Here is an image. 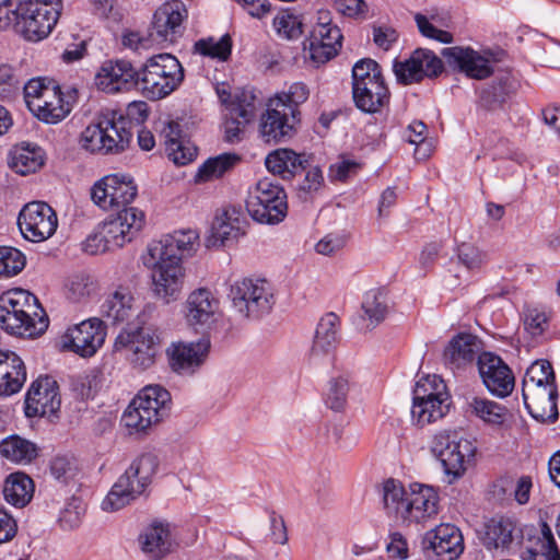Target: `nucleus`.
<instances>
[{
  "label": "nucleus",
  "instance_id": "nucleus-8",
  "mask_svg": "<svg viewBox=\"0 0 560 560\" xmlns=\"http://www.w3.org/2000/svg\"><path fill=\"white\" fill-rule=\"evenodd\" d=\"M229 296L240 316L256 320L268 315L276 304L275 290L262 278H243L231 284Z\"/></svg>",
  "mask_w": 560,
  "mask_h": 560
},
{
  "label": "nucleus",
  "instance_id": "nucleus-43",
  "mask_svg": "<svg viewBox=\"0 0 560 560\" xmlns=\"http://www.w3.org/2000/svg\"><path fill=\"white\" fill-rule=\"evenodd\" d=\"M241 156L236 153H222L207 159L198 168L195 175L196 183H206L221 178L230 172L238 162Z\"/></svg>",
  "mask_w": 560,
  "mask_h": 560
},
{
  "label": "nucleus",
  "instance_id": "nucleus-62",
  "mask_svg": "<svg viewBox=\"0 0 560 560\" xmlns=\"http://www.w3.org/2000/svg\"><path fill=\"white\" fill-rule=\"evenodd\" d=\"M505 84L501 81L481 92L480 101L485 108L492 110L505 102Z\"/></svg>",
  "mask_w": 560,
  "mask_h": 560
},
{
  "label": "nucleus",
  "instance_id": "nucleus-35",
  "mask_svg": "<svg viewBox=\"0 0 560 560\" xmlns=\"http://www.w3.org/2000/svg\"><path fill=\"white\" fill-rule=\"evenodd\" d=\"M220 302L207 288L192 291L186 302L187 320L192 326H207L215 320Z\"/></svg>",
  "mask_w": 560,
  "mask_h": 560
},
{
  "label": "nucleus",
  "instance_id": "nucleus-51",
  "mask_svg": "<svg viewBox=\"0 0 560 560\" xmlns=\"http://www.w3.org/2000/svg\"><path fill=\"white\" fill-rule=\"evenodd\" d=\"M25 256L18 248L0 246V278H10L23 270Z\"/></svg>",
  "mask_w": 560,
  "mask_h": 560
},
{
  "label": "nucleus",
  "instance_id": "nucleus-39",
  "mask_svg": "<svg viewBox=\"0 0 560 560\" xmlns=\"http://www.w3.org/2000/svg\"><path fill=\"white\" fill-rule=\"evenodd\" d=\"M466 412L493 427H502L509 417L503 405L477 396L467 401Z\"/></svg>",
  "mask_w": 560,
  "mask_h": 560
},
{
  "label": "nucleus",
  "instance_id": "nucleus-44",
  "mask_svg": "<svg viewBox=\"0 0 560 560\" xmlns=\"http://www.w3.org/2000/svg\"><path fill=\"white\" fill-rule=\"evenodd\" d=\"M34 493L33 480L23 472L11 474L4 481L3 495L15 506L26 505Z\"/></svg>",
  "mask_w": 560,
  "mask_h": 560
},
{
  "label": "nucleus",
  "instance_id": "nucleus-26",
  "mask_svg": "<svg viewBox=\"0 0 560 560\" xmlns=\"http://www.w3.org/2000/svg\"><path fill=\"white\" fill-rule=\"evenodd\" d=\"M102 314L113 324L126 323V327L143 324L140 320L141 310L135 298L126 287H117L108 293L102 304Z\"/></svg>",
  "mask_w": 560,
  "mask_h": 560
},
{
  "label": "nucleus",
  "instance_id": "nucleus-1",
  "mask_svg": "<svg viewBox=\"0 0 560 560\" xmlns=\"http://www.w3.org/2000/svg\"><path fill=\"white\" fill-rule=\"evenodd\" d=\"M199 235L196 231H175L148 246L144 265L153 269V290L165 303L177 300L184 283L182 260L195 252Z\"/></svg>",
  "mask_w": 560,
  "mask_h": 560
},
{
  "label": "nucleus",
  "instance_id": "nucleus-53",
  "mask_svg": "<svg viewBox=\"0 0 560 560\" xmlns=\"http://www.w3.org/2000/svg\"><path fill=\"white\" fill-rule=\"evenodd\" d=\"M384 79L381 66L371 58H364L352 67V84H363Z\"/></svg>",
  "mask_w": 560,
  "mask_h": 560
},
{
  "label": "nucleus",
  "instance_id": "nucleus-46",
  "mask_svg": "<svg viewBox=\"0 0 560 560\" xmlns=\"http://www.w3.org/2000/svg\"><path fill=\"white\" fill-rule=\"evenodd\" d=\"M551 386L556 385V376L552 365L547 360L534 362L526 371L523 378V389L527 393L537 390V388L546 389L549 393Z\"/></svg>",
  "mask_w": 560,
  "mask_h": 560
},
{
  "label": "nucleus",
  "instance_id": "nucleus-7",
  "mask_svg": "<svg viewBox=\"0 0 560 560\" xmlns=\"http://www.w3.org/2000/svg\"><path fill=\"white\" fill-rule=\"evenodd\" d=\"M172 398L170 392L161 385L145 386L131 400L122 415L128 429L144 432L168 416Z\"/></svg>",
  "mask_w": 560,
  "mask_h": 560
},
{
  "label": "nucleus",
  "instance_id": "nucleus-12",
  "mask_svg": "<svg viewBox=\"0 0 560 560\" xmlns=\"http://www.w3.org/2000/svg\"><path fill=\"white\" fill-rule=\"evenodd\" d=\"M137 194V185L130 176L124 174L104 176L91 189L92 200L104 210L129 208Z\"/></svg>",
  "mask_w": 560,
  "mask_h": 560
},
{
  "label": "nucleus",
  "instance_id": "nucleus-58",
  "mask_svg": "<svg viewBox=\"0 0 560 560\" xmlns=\"http://www.w3.org/2000/svg\"><path fill=\"white\" fill-rule=\"evenodd\" d=\"M273 26L277 33L287 39L299 38L303 33L301 20L296 15L285 12L273 19Z\"/></svg>",
  "mask_w": 560,
  "mask_h": 560
},
{
  "label": "nucleus",
  "instance_id": "nucleus-55",
  "mask_svg": "<svg viewBox=\"0 0 560 560\" xmlns=\"http://www.w3.org/2000/svg\"><path fill=\"white\" fill-rule=\"evenodd\" d=\"M22 88V81L12 66L0 65V98L12 100Z\"/></svg>",
  "mask_w": 560,
  "mask_h": 560
},
{
  "label": "nucleus",
  "instance_id": "nucleus-41",
  "mask_svg": "<svg viewBox=\"0 0 560 560\" xmlns=\"http://www.w3.org/2000/svg\"><path fill=\"white\" fill-rule=\"evenodd\" d=\"M3 458L16 464H30L38 455L36 444L19 435H10L0 442Z\"/></svg>",
  "mask_w": 560,
  "mask_h": 560
},
{
  "label": "nucleus",
  "instance_id": "nucleus-5",
  "mask_svg": "<svg viewBox=\"0 0 560 560\" xmlns=\"http://www.w3.org/2000/svg\"><path fill=\"white\" fill-rule=\"evenodd\" d=\"M14 32L27 42L38 43L49 36L62 10L61 0H13Z\"/></svg>",
  "mask_w": 560,
  "mask_h": 560
},
{
  "label": "nucleus",
  "instance_id": "nucleus-15",
  "mask_svg": "<svg viewBox=\"0 0 560 560\" xmlns=\"http://www.w3.org/2000/svg\"><path fill=\"white\" fill-rule=\"evenodd\" d=\"M136 324L125 327L117 336L116 348H129L132 350L131 362L140 369H148L155 362L159 350V337L150 328Z\"/></svg>",
  "mask_w": 560,
  "mask_h": 560
},
{
  "label": "nucleus",
  "instance_id": "nucleus-36",
  "mask_svg": "<svg viewBox=\"0 0 560 560\" xmlns=\"http://www.w3.org/2000/svg\"><path fill=\"white\" fill-rule=\"evenodd\" d=\"M524 405L528 413L540 422L553 423L558 419V388L551 386L549 393L546 389L537 388V390L522 389Z\"/></svg>",
  "mask_w": 560,
  "mask_h": 560
},
{
  "label": "nucleus",
  "instance_id": "nucleus-27",
  "mask_svg": "<svg viewBox=\"0 0 560 560\" xmlns=\"http://www.w3.org/2000/svg\"><path fill=\"white\" fill-rule=\"evenodd\" d=\"M210 350V340L201 338L197 342L174 343L167 349L171 369L182 375L192 374L206 360Z\"/></svg>",
  "mask_w": 560,
  "mask_h": 560
},
{
  "label": "nucleus",
  "instance_id": "nucleus-50",
  "mask_svg": "<svg viewBox=\"0 0 560 560\" xmlns=\"http://www.w3.org/2000/svg\"><path fill=\"white\" fill-rule=\"evenodd\" d=\"M349 392V380L346 376L332 377L328 382L327 392L325 394V404L335 411L343 410L347 404Z\"/></svg>",
  "mask_w": 560,
  "mask_h": 560
},
{
  "label": "nucleus",
  "instance_id": "nucleus-23",
  "mask_svg": "<svg viewBox=\"0 0 560 560\" xmlns=\"http://www.w3.org/2000/svg\"><path fill=\"white\" fill-rule=\"evenodd\" d=\"M138 70L126 59L106 60L95 75L98 90L115 94L138 88Z\"/></svg>",
  "mask_w": 560,
  "mask_h": 560
},
{
  "label": "nucleus",
  "instance_id": "nucleus-4",
  "mask_svg": "<svg viewBox=\"0 0 560 560\" xmlns=\"http://www.w3.org/2000/svg\"><path fill=\"white\" fill-rule=\"evenodd\" d=\"M158 467L159 458L155 454L140 455L113 485L102 502V509L114 512L130 504L145 491Z\"/></svg>",
  "mask_w": 560,
  "mask_h": 560
},
{
  "label": "nucleus",
  "instance_id": "nucleus-19",
  "mask_svg": "<svg viewBox=\"0 0 560 560\" xmlns=\"http://www.w3.org/2000/svg\"><path fill=\"white\" fill-rule=\"evenodd\" d=\"M25 415L33 417H57L61 406L59 386L50 376H39L25 395Z\"/></svg>",
  "mask_w": 560,
  "mask_h": 560
},
{
  "label": "nucleus",
  "instance_id": "nucleus-40",
  "mask_svg": "<svg viewBox=\"0 0 560 560\" xmlns=\"http://www.w3.org/2000/svg\"><path fill=\"white\" fill-rule=\"evenodd\" d=\"M43 165L44 152L36 144L22 142L11 151V167L21 175L35 173Z\"/></svg>",
  "mask_w": 560,
  "mask_h": 560
},
{
  "label": "nucleus",
  "instance_id": "nucleus-20",
  "mask_svg": "<svg viewBox=\"0 0 560 560\" xmlns=\"http://www.w3.org/2000/svg\"><path fill=\"white\" fill-rule=\"evenodd\" d=\"M477 365L483 385L493 396L504 398L512 393L514 374L501 357L493 352H481Z\"/></svg>",
  "mask_w": 560,
  "mask_h": 560
},
{
  "label": "nucleus",
  "instance_id": "nucleus-34",
  "mask_svg": "<svg viewBox=\"0 0 560 560\" xmlns=\"http://www.w3.org/2000/svg\"><path fill=\"white\" fill-rule=\"evenodd\" d=\"M381 492L386 515L407 526L410 487L406 489L402 482L389 478L383 482Z\"/></svg>",
  "mask_w": 560,
  "mask_h": 560
},
{
  "label": "nucleus",
  "instance_id": "nucleus-6",
  "mask_svg": "<svg viewBox=\"0 0 560 560\" xmlns=\"http://www.w3.org/2000/svg\"><path fill=\"white\" fill-rule=\"evenodd\" d=\"M138 89L149 100H161L174 92L184 81V68L171 54L150 57L138 70Z\"/></svg>",
  "mask_w": 560,
  "mask_h": 560
},
{
  "label": "nucleus",
  "instance_id": "nucleus-31",
  "mask_svg": "<svg viewBox=\"0 0 560 560\" xmlns=\"http://www.w3.org/2000/svg\"><path fill=\"white\" fill-rule=\"evenodd\" d=\"M26 382V366L14 351L0 348V397L19 393Z\"/></svg>",
  "mask_w": 560,
  "mask_h": 560
},
{
  "label": "nucleus",
  "instance_id": "nucleus-61",
  "mask_svg": "<svg viewBox=\"0 0 560 560\" xmlns=\"http://www.w3.org/2000/svg\"><path fill=\"white\" fill-rule=\"evenodd\" d=\"M548 322L549 318L544 311L530 308L525 315L524 326L528 334L538 337L548 328Z\"/></svg>",
  "mask_w": 560,
  "mask_h": 560
},
{
  "label": "nucleus",
  "instance_id": "nucleus-24",
  "mask_svg": "<svg viewBox=\"0 0 560 560\" xmlns=\"http://www.w3.org/2000/svg\"><path fill=\"white\" fill-rule=\"evenodd\" d=\"M77 96V90L72 89L65 98L61 88L56 84L47 90L40 98L28 102V108L35 116L46 124H58L71 112V102Z\"/></svg>",
  "mask_w": 560,
  "mask_h": 560
},
{
  "label": "nucleus",
  "instance_id": "nucleus-33",
  "mask_svg": "<svg viewBox=\"0 0 560 560\" xmlns=\"http://www.w3.org/2000/svg\"><path fill=\"white\" fill-rule=\"evenodd\" d=\"M141 550L152 560H161L175 548L171 525L153 522L139 536Z\"/></svg>",
  "mask_w": 560,
  "mask_h": 560
},
{
  "label": "nucleus",
  "instance_id": "nucleus-49",
  "mask_svg": "<svg viewBox=\"0 0 560 560\" xmlns=\"http://www.w3.org/2000/svg\"><path fill=\"white\" fill-rule=\"evenodd\" d=\"M256 95L253 89L243 88L233 95V101L229 105V112L240 116L243 122H250L256 112Z\"/></svg>",
  "mask_w": 560,
  "mask_h": 560
},
{
  "label": "nucleus",
  "instance_id": "nucleus-25",
  "mask_svg": "<svg viewBox=\"0 0 560 560\" xmlns=\"http://www.w3.org/2000/svg\"><path fill=\"white\" fill-rule=\"evenodd\" d=\"M445 62L468 78L483 80L493 73L490 61L470 47H445L441 50Z\"/></svg>",
  "mask_w": 560,
  "mask_h": 560
},
{
  "label": "nucleus",
  "instance_id": "nucleus-9",
  "mask_svg": "<svg viewBox=\"0 0 560 560\" xmlns=\"http://www.w3.org/2000/svg\"><path fill=\"white\" fill-rule=\"evenodd\" d=\"M248 214L259 223L277 224L288 213L287 194L281 185L265 177L249 189L246 201Z\"/></svg>",
  "mask_w": 560,
  "mask_h": 560
},
{
  "label": "nucleus",
  "instance_id": "nucleus-11",
  "mask_svg": "<svg viewBox=\"0 0 560 560\" xmlns=\"http://www.w3.org/2000/svg\"><path fill=\"white\" fill-rule=\"evenodd\" d=\"M294 110L285 107L281 100H269L259 121V136L264 142L278 144L291 140L300 124Z\"/></svg>",
  "mask_w": 560,
  "mask_h": 560
},
{
  "label": "nucleus",
  "instance_id": "nucleus-47",
  "mask_svg": "<svg viewBox=\"0 0 560 560\" xmlns=\"http://www.w3.org/2000/svg\"><path fill=\"white\" fill-rule=\"evenodd\" d=\"M362 310L370 320L372 328L382 323L388 314V298L381 289H372L364 295Z\"/></svg>",
  "mask_w": 560,
  "mask_h": 560
},
{
  "label": "nucleus",
  "instance_id": "nucleus-3",
  "mask_svg": "<svg viewBox=\"0 0 560 560\" xmlns=\"http://www.w3.org/2000/svg\"><path fill=\"white\" fill-rule=\"evenodd\" d=\"M132 121L117 112H107L90 124L80 136L81 147L98 154H120L132 140Z\"/></svg>",
  "mask_w": 560,
  "mask_h": 560
},
{
  "label": "nucleus",
  "instance_id": "nucleus-30",
  "mask_svg": "<svg viewBox=\"0 0 560 560\" xmlns=\"http://www.w3.org/2000/svg\"><path fill=\"white\" fill-rule=\"evenodd\" d=\"M520 538L522 529L512 517L494 516L485 523L482 542L488 550L509 549Z\"/></svg>",
  "mask_w": 560,
  "mask_h": 560
},
{
  "label": "nucleus",
  "instance_id": "nucleus-60",
  "mask_svg": "<svg viewBox=\"0 0 560 560\" xmlns=\"http://www.w3.org/2000/svg\"><path fill=\"white\" fill-rule=\"evenodd\" d=\"M445 385L442 381L436 382L435 377L431 381L429 377L417 382L413 389V402H421L430 399L432 396L444 394Z\"/></svg>",
  "mask_w": 560,
  "mask_h": 560
},
{
  "label": "nucleus",
  "instance_id": "nucleus-2",
  "mask_svg": "<svg viewBox=\"0 0 560 560\" xmlns=\"http://www.w3.org/2000/svg\"><path fill=\"white\" fill-rule=\"evenodd\" d=\"M48 317L37 298L23 289H12L0 295V326L7 332L34 338L48 327Z\"/></svg>",
  "mask_w": 560,
  "mask_h": 560
},
{
  "label": "nucleus",
  "instance_id": "nucleus-28",
  "mask_svg": "<svg viewBox=\"0 0 560 560\" xmlns=\"http://www.w3.org/2000/svg\"><path fill=\"white\" fill-rule=\"evenodd\" d=\"M438 491L427 485L410 483V502L408 510V524H422L434 517L439 512Z\"/></svg>",
  "mask_w": 560,
  "mask_h": 560
},
{
  "label": "nucleus",
  "instance_id": "nucleus-45",
  "mask_svg": "<svg viewBox=\"0 0 560 560\" xmlns=\"http://www.w3.org/2000/svg\"><path fill=\"white\" fill-rule=\"evenodd\" d=\"M450 408L448 395L446 393L432 396L430 399L412 404L411 416L418 424L424 425L443 418Z\"/></svg>",
  "mask_w": 560,
  "mask_h": 560
},
{
  "label": "nucleus",
  "instance_id": "nucleus-14",
  "mask_svg": "<svg viewBox=\"0 0 560 560\" xmlns=\"http://www.w3.org/2000/svg\"><path fill=\"white\" fill-rule=\"evenodd\" d=\"M18 225L25 240L39 243L54 235L58 226V219L48 203L33 201L25 205L20 211Z\"/></svg>",
  "mask_w": 560,
  "mask_h": 560
},
{
  "label": "nucleus",
  "instance_id": "nucleus-21",
  "mask_svg": "<svg viewBox=\"0 0 560 560\" xmlns=\"http://www.w3.org/2000/svg\"><path fill=\"white\" fill-rule=\"evenodd\" d=\"M106 337V326L96 317L89 318L69 328L63 337V347L88 358L96 353Z\"/></svg>",
  "mask_w": 560,
  "mask_h": 560
},
{
  "label": "nucleus",
  "instance_id": "nucleus-42",
  "mask_svg": "<svg viewBox=\"0 0 560 560\" xmlns=\"http://www.w3.org/2000/svg\"><path fill=\"white\" fill-rule=\"evenodd\" d=\"M241 213L235 208L226 209L222 217L215 218L211 228V236L222 245L230 241L237 240L244 234Z\"/></svg>",
  "mask_w": 560,
  "mask_h": 560
},
{
  "label": "nucleus",
  "instance_id": "nucleus-52",
  "mask_svg": "<svg viewBox=\"0 0 560 560\" xmlns=\"http://www.w3.org/2000/svg\"><path fill=\"white\" fill-rule=\"evenodd\" d=\"M68 298L74 302H80L96 293L97 282L88 273H77L72 276L67 284Z\"/></svg>",
  "mask_w": 560,
  "mask_h": 560
},
{
  "label": "nucleus",
  "instance_id": "nucleus-18",
  "mask_svg": "<svg viewBox=\"0 0 560 560\" xmlns=\"http://www.w3.org/2000/svg\"><path fill=\"white\" fill-rule=\"evenodd\" d=\"M145 223L144 212L138 208H125L115 217L106 219L101 226V235L109 248L122 247L131 242L142 230Z\"/></svg>",
  "mask_w": 560,
  "mask_h": 560
},
{
  "label": "nucleus",
  "instance_id": "nucleus-57",
  "mask_svg": "<svg viewBox=\"0 0 560 560\" xmlns=\"http://www.w3.org/2000/svg\"><path fill=\"white\" fill-rule=\"evenodd\" d=\"M457 258L468 270H479L487 261L486 253L469 243H462L458 246Z\"/></svg>",
  "mask_w": 560,
  "mask_h": 560
},
{
  "label": "nucleus",
  "instance_id": "nucleus-56",
  "mask_svg": "<svg viewBox=\"0 0 560 560\" xmlns=\"http://www.w3.org/2000/svg\"><path fill=\"white\" fill-rule=\"evenodd\" d=\"M308 95L307 86L302 82H295L289 88L288 92L278 94L271 100H281L285 107L294 110V114L300 117L301 112L299 107L308 98Z\"/></svg>",
  "mask_w": 560,
  "mask_h": 560
},
{
  "label": "nucleus",
  "instance_id": "nucleus-29",
  "mask_svg": "<svg viewBox=\"0 0 560 560\" xmlns=\"http://www.w3.org/2000/svg\"><path fill=\"white\" fill-rule=\"evenodd\" d=\"M481 340L470 332H459L454 336L443 352V362L450 369H459L474 362L481 353Z\"/></svg>",
  "mask_w": 560,
  "mask_h": 560
},
{
  "label": "nucleus",
  "instance_id": "nucleus-17",
  "mask_svg": "<svg viewBox=\"0 0 560 560\" xmlns=\"http://www.w3.org/2000/svg\"><path fill=\"white\" fill-rule=\"evenodd\" d=\"M342 33L331 23L328 11H319L316 25L307 38L311 59L325 63L336 57L341 48Z\"/></svg>",
  "mask_w": 560,
  "mask_h": 560
},
{
  "label": "nucleus",
  "instance_id": "nucleus-22",
  "mask_svg": "<svg viewBox=\"0 0 560 560\" xmlns=\"http://www.w3.org/2000/svg\"><path fill=\"white\" fill-rule=\"evenodd\" d=\"M422 549L428 558L456 560L464 551V538L455 525L441 524L425 534Z\"/></svg>",
  "mask_w": 560,
  "mask_h": 560
},
{
  "label": "nucleus",
  "instance_id": "nucleus-64",
  "mask_svg": "<svg viewBox=\"0 0 560 560\" xmlns=\"http://www.w3.org/2000/svg\"><path fill=\"white\" fill-rule=\"evenodd\" d=\"M335 9L345 16L364 18L368 4L364 0H335Z\"/></svg>",
  "mask_w": 560,
  "mask_h": 560
},
{
  "label": "nucleus",
  "instance_id": "nucleus-38",
  "mask_svg": "<svg viewBox=\"0 0 560 560\" xmlns=\"http://www.w3.org/2000/svg\"><path fill=\"white\" fill-rule=\"evenodd\" d=\"M265 164L272 174L290 180L306 171L307 160L291 149H278L267 155Z\"/></svg>",
  "mask_w": 560,
  "mask_h": 560
},
{
  "label": "nucleus",
  "instance_id": "nucleus-59",
  "mask_svg": "<svg viewBox=\"0 0 560 560\" xmlns=\"http://www.w3.org/2000/svg\"><path fill=\"white\" fill-rule=\"evenodd\" d=\"M541 536L540 552L533 553V560H560V551L547 523L541 524Z\"/></svg>",
  "mask_w": 560,
  "mask_h": 560
},
{
  "label": "nucleus",
  "instance_id": "nucleus-63",
  "mask_svg": "<svg viewBox=\"0 0 560 560\" xmlns=\"http://www.w3.org/2000/svg\"><path fill=\"white\" fill-rule=\"evenodd\" d=\"M56 84L55 81H46L42 78L31 79L25 84L22 83L26 104L40 98L47 90H51Z\"/></svg>",
  "mask_w": 560,
  "mask_h": 560
},
{
  "label": "nucleus",
  "instance_id": "nucleus-37",
  "mask_svg": "<svg viewBox=\"0 0 560 560\" xmlns=\"http://www.w3.org/2000/svg\"><path fill=\"white\" fill-rule=\"evenodd\" d=\"M340 319L335 313H327L317 324L313 346L310 352L312 361L332 351L339 342Z\"/></svg>",
  "mask_w": 560,
  "mask_h": 560
},
{
  "label": "nucleus",
  "instance_id": "nucleus-13",
  "mask_svg": "<svg viewBox=\"0 0 560 560\" xmlns=\"http://www.w3.org/2000/svg\"><path fill=\"white\" fill-rule=\"evenodd\" d=\"M188 12L182 0H170L163 3L153 15L149 30L150 42L158 45L173 44L184 33V21Z\"/></svg>",
  "mask_w": 560,
  "mask_h": 560
},
{
  "label": "nucleus",
  "instance_id": "nucleus-10",
  "mask_svg": "<svg viewBox=\"0 0 560 560\" xmlns=\"http://www.w3.org/2000/svg\"><path fill=\"white\" fill-rule=\"evenodd\" d=\"M431 451L441 462L447 482L453 483L465 474L466 463L475 456L476 447L457 432L441 431L433 436Z\"/></svg>",
  "mask_w": 560,
  "mask_h": 560
},
{
  "label": "nucleus",
  "instance_id": "nucleus-32",
  "mask_svg": "<svg viewBox=\"0 0 560 560\" xmlns=\"http://www.w3.org/2000/svg\"><path fill=\"white\" fill-rule=\"evenodd\" d=\"M352 98L355 107L365 114L380 113L389 104L390 92L385 79L363 84H352Z\"/></svg>",
  "mask_w": 560,
  "mask_h": 560
},
{
  "label": "nucleus",
  "instance_id": "nucleus-54",
  "mask_svg": "<svg viewBox=\"0 0 560 560\" xmlns=\"http://www.w3.org/2000/svg\"><path fill=\"white\" fill-rule=\"evenodd\" d=\"M415 21L422 36L443 44H451L453 42V35L450 32L440 30L434 25L433 22H438L435 15H431V19H429L424 14L416 13Z\"/></svg>",
  "mask_w": 560,
  "mask_h": 560
},
{
  "label": "nucleus",
  "instance_id": "nucleus-48",
  "mask_svg": "<svg viewBox=\"0 0 560 560\" xmlns=\"http://www.w3.org/2000/svg\"><path fill=\"white\" fill-rule=\"evenodd\" d=\"M194 49L202 56L226 61L232 51V38L229 34H224L219 39L213 37L201 38L195 43Z\"/></svg>",
  "mask_w": 560,
  "mask_h": 560
},
{
  "label": "nucleus",
  "instance_id": "nucleus-16",
  "mask_svg": "<svg viewBox=\"0 0 560 560\" xmlns=\"http://www.w3.org/2000/svg\"><path fill=\"white\" fill-rule=\"evenodd\" d=\"M443 70V60L425 48H418L408 59L395 60L393 65L397 82L404 85L419 83L424 78H436Z\"/></svg>",
  "mask_w": 560,
  "mask_h": 560
}]
</instances>
